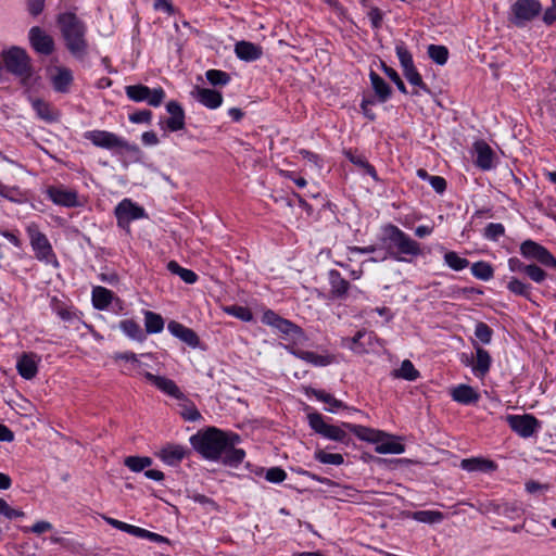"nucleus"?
<instances>
[{
	"instance_id": "nucleus-22",
	"label": "nucleus",
	"mask_w": 556,
	"mask_h": 556,
	"mask_svg": "<svg viewBox=\"0 0 556 556\" xmlns=\"http://www.w3.org/2000/svg\"><path fill=\"white\" fill-rule=\"evenodd\" d=\"M50 199L59 205L73 207L78 205V198L75 191L51 188L48 191Z\"/></svg>"
},
{
	"instance_id": "nucleus-62",
	"label": "nucleus",
	"mask_w": 556,
	"mask_h": 556,
	"mask_svg": "<svg viewBox=\"0 0 556 556\" xmlns=\"http://www.w3.org/2000/svg\"><path fill=\"white\" fill-rule=\"evenodd\" d=\"M152 112L150 110H140L129 115V121L135 124L150 123Z\"/></svg>"
},
{
	"instance_id": "nucleus-20",
	"label": "nucleus",
	"mask_w": 556,
	"mask_h": 556,
	"mask_svg": "<svg viewBox=\"0 0 556 556\" xmlns=\"http://www.w3.org/2000/svg\"><path fill=\"white\" fill-rule=\"evenodd\" d=\"M475 151L477 153L476 164L483 170L493 167V151L491 147L484 141H477L475 143Z\"/></svg>"
},
{
	"instance_id": "nucleus-57",
	"label": "nucleus",
	"mask_w": 556,
	"mask_h": 556,
	"mask_svg": "<svg viewBox=\"0 0 556 556\" xmlns=\"http://www.w3.org/2000/svg\"><path fill=\"white\" fill-rule=\"evenodd\" d=\"M502 507V516H505L509 519H515L521 515V507L517 503H501Z\"/></svg>"
},
{
	"instance_id": "nucleus-14",
	"label": "nucleus",
	"mask_w": 556,
	"mask_h": 556,
	"mask_svg": "<svg viewBox=\"0 0 556 556\" xmlns=\"http://www.w3.org/2000/svg\"><path fill=\"white\" fill-rule=\"evenodd\" d=\"M144 378L154 384L159 390L164 392L165 394L175 397L177 400L185 399L184 393L177 387L174 380L166 378L164 376H156L149 371L143 372Z\"/></svg>"
},
{
	"instance_id": "nucleus-12",
	"label": "nucleus",
	"mask_w": 556,
	"mask_h": 556,
	"mask_svg": "<svg viewBox=\"0 0 556 556\" xmlns=\"http://www.w3.org/2000/svg\"><path fill=\"white\" fill-rule=\"evenodd\" d=\"M115 215L118 225L126 227L131 220L143 217L144 210L134 204L130 200L125 199L115 207Z\"/></svg>"
},
{
	"instance_id": "nucleus-15",
	"label": "nucleus",
	"mask_w": 556,
	"mask_h": 556,
	"mask_svg": "<svg viewBox=\"0 0 556 556\" xmlns=\"http://www.w3.org/2000/svg\"><path fill=\"white\" fill-rule=\"evenodd\" d=\"M166 110L170 117L165 122L166 128L169 131H178L185 128V111L177 101H169L166 104Z\"/></svg>"
},
{
	"instance_id": "nucleus-41",
	"label": "nucleus",
	"mask_w": 556,
	"mask_h": 556,
	"mask_svg": "<svg viewBox=\"0 0 556 556\" xmlns=\"http://www.w3.org/2000/svg\"><path fill=\"white\" fill-rule=\"evenodd\" d=\"M223 454L224 464L231 467H237L239 464H241L245 456V452L243 450L236 447H227Z\"/></svg>"
},
{
	"instance_id": "nucleus-10",
	"label": "nucleus",
	"mask_w": 556,
	"mask_h": 556,
	"mask_svg": "<svg viewBox=\"0 0 556 556\" xmlns=\"http://www.w3.org/2000/svg\"><path fill=\"white\" fill-rule=\"evenodd\" d=\"M542 11L538 0H517L511 5V22L516 26H523L527 22L535 18Z\"/></svg>"
},
{
	"instance_id": "nucleus-58",
	"label": "nucleus",
	"mask_w": 556,
	"mask_h": 556,
	"mask_svg": "<svg viewBox=\"0 0 556 556\" xmlns=\"http://www.w3.org/2000/svg\"><path fill=\"white\" fill-rule=\"evenodd\" d=\"M0 515H3L8 519H15L24 517L25 514L22 510L12 508L5 500L0 497Z\"/></svg>"
},
{
	"instance_id": "nucleus-17",
	"label": "nucleus",
	"mask_w": 556,
	"mask_h": 556,
	"mask_svg": "<svg viewBox=\"0 0 556 556\" xmlns=\"http://www.w3.org/2000/svg\"><path fill=\"white\" fill-rule=\"evenodd\" d=\"M186 454L187 451L184 446L177 444H167L156 453V456L160 457L165 464L176 466L185 458Z\"/></svg>"
},
{
	"instance_id": "nucleus-4",
	"label": "nucleus",
	"mask_w": 556,
	"mask_h": 556,
	"mask_svg": "<svg viewBox=\"0 0 556 556\" xmlns=\"http://www.w3.org/2000/svg\"><path fill=\"white\" fill-rule=\"evenodd\" d=\"M382 241H389L390 248H395L397 252L401 254L410 256H417L421 254L419 243L413 240L409 236H407L403 230H401L395 225L388 224L387 226L383 227Z\"/></svg>"
},
{
	"instance_id": "nucleus-43",
	"label": "nucleus",
	"mask_w": 556,
	"mask_h": 556,
	"mask_svg": "<svg viewBox=\"0 0 556 556\" xmlns=\"http://www.w3.org/2000/svg\"><path fill=\"white\" fill-rule=\"evenodd\" d=\"M395 51L403 72L415 67L412 53L403 42L396 45Z\"/></svg>"
},
{
	"instance_id": "nucleus-18",
	"label": "nucleus",
	"mask_w": 556,
	"mask_h": 556,
	"mask_svg": "<svg viewBox=\"0 0 556 556\" xmlns=\"http://www.w3.org/2000/svg\"><path fill=\"white\" fill-rule=\"evenodd\" d=\"M167 328L174 337L180 339L189 346L195 348L199 344L198 334L192 329L184 326L182 324L172 320Z\"/></svg>"
},
{
	"instance_id": "nucleus-46",
	"label": "nucleus",
	"mask_w": 556,
	"mask_h": 556,
	"mask_svg": "<svg viewBox=\"0 0 556 556\" xmlns=\"http://www.w3.org/2000/svg\"><path fill=\"white\" fill-rule=\"evenodd\" d=\"M507 289L516 295H520V296L530 299L531 286L522 282L521 280H519L517 278H511L509 280V282L507 283Z\"/></svg>"
},
{
	"instance_id": "nucleus-23",
	"label": "nucleus",
	"mask_w": 556,
	"mask_h": 556,
	"mask_svg": "<svg viewBox=\"0 0 556 556\" xmlns=\"http://www.w3.org/2000/svg\"><path fill=\"white\" fill-rule=\"evenodd\" d=\"M451 396L455 402L460 404H472L478 402L480 395L475 389L467 384H459L451 391Z\"/></svg>"
},
{
	"instance_id": "nucleus-25",
	"label": "nucleus",
	"mask_w": 556,
	"mask_h": 556,
	"mask_svg": "<svg viewBox=\"0 0 556 556\" xmlns=\"http://www.w3.org/2000/svg\"><path fill=\"white\" fill-rule=\"evenodd\" d=\"M330 292L333 298L344 299L348 294L350 283L348 280L341 277L337 270H330L329 273Z\"/></svg>"
},
{
	"instance_id": "nucleus-27",
	"label": "nucleus",
	"mask_w": 556,
	"mask_h": 556,
	"mask_svg": "<svg viewBox=\"0 0 556 556\" xmlns=\"http://www.w3.org/2000/svg\"><path fill=\"white\" fill-rule=\"evenodd\" d=\"M17 371L24 379H33L38 371L34 354H23L17 362Z\"/></svg>"
},
{
	"instance_id": "nucleus-35",
	"label": "nucleus",
	"mask_w": 556,
	"mask_h": 556,
	"mask_svg": "<svg viewBox=\"0 0 556 556\" xmlns=\"http://www.w3.org/2000/svg\"><path fill=\"white\" fill-rule=\"evenodd\" d=\"M119 328L132 340L142 342L146 338L140 325L132 319L122 320Z\"/></svg>"
},
{
	"instance_id": "nucleus-50",
	"label": "nucleus",
	"mask_w": 556,
	"mask_h": 556,
	"mask_svg": "<svg viewBox=\"0 0 556 556\" xmlns=\"http://www.w3.org/2000/svg\"><path fill=\"white\" fill-rule=\"evenodd\" d=\"M404 74V77L407 79V81L415 86V87H418L419 89H421L422 91L427 92V93H430V89L428 88V86L424 83L422 80V77L421 75L418 73V71L416 70V67L414 68H408V71H405L403 72Z\"/></svg>"
},
{
	"instance_id": "nucleus-6",
	"label": "nucleus",
	"mask_w": 556,
	"mask_h": 556,
	"mask_svg": "<svg viewBox=\"0 0 556 556\" xmlns=\"http://www.w3.org/2000/svg\"><path fill=\"white\" fill-rule=\"evenodd\" d=\"M26 231L28 233L30 244L35 251L36 257L40 261H45L46 263H51L54 266H58V261L52 251V247L46 235L39 230L38 225L30 223L27 226Z\"/></svg>"
},
{
	"instance_id": "nucleus-44",
	"label": "nucleus",
	"mask_w": 556,
	"mask_h": 556,
	"mask_svg": "<svg viewBox=\"0 0 556 556\" xmlns=\"http://www.w3.org/2000/svg\"><path fill=\"white\" fill-rule=\"evenodd\" d=\"M345 156L356 166L364 168V170L368 175H370L374 179H376V180L378 179L375 167L372 165H370L364 156L357 155V154L353 153L352 151H345Z\"/></svg>"
},
{
	"instance_id": "nucleus-60",
	"label": "nucleus",
	"mask_w": 556,
	"mask_h": 556,
	"mask_svg": "<svg viewBox=\"0 0 556 556\" xmlns=\"http://www.w3.org/2000/svg\"><path fill=\"white\" fill-rule=\"evenodd\" d=\"M265 478L269 482L280 483L287 478V473L280 467H271L267 470Z\"/></svg>"
},
{
	"instance_id": "nucleus-5",
	"label": "nucleus",
	"mask_w": 556,
	"mask_h": 556,
	"mask_svg": "<svg viewBox=\"0 0 556 556\" xmlns=\"http://www.w3.org/2000/svg\"><path fill=\"white\" fill-rule=\"evenodd\" d=\"M85 138L90 140L96 147L109 150H125L132 154H139L140 149L137 144L127 142L122 137L106 130H90L85 134Z\"/></svg>"
},
{
	"instance_id": "nucleus-28",
	"label": "nucleus",
	"mask_w": 556,
	"mask_h": 556,
	"mask_svg": "<svg viewBox=\"0 0 556 556\" xmlns=\"http://www.w3.org/2000/svg\"><path fill=\"white\" fill-rule=\"evenodd\" d=\"M33 108L36 111L38 117L47 123H54L60 118V113L43 100H34Z\"/></svg>"
},
{
	"instance_id": "nucleus-30",
	"label": "nucleus",
	"mask_w": 556,
	"mask_h": 556,
	"mask_svg": "<svg viewBox=\"0 0 556 556\" xmlns=\"http://www.w3.org/2000/svg\"><path fill=\"white\" fill-rule=\"evenodd\" d=\"M375 443V451L379 454H402L405 451L404 444L394 441L389 434Z\"/></svg>"
},
{
	"instance_id": "nucleus-56",
	"label": "nucleus",
	"mask_w": 556,
	"mask_h": 556,
	"mask_svg": "<svg viewBox=\"0 0 556 556\" xmlns=\"http://www.w3.org/2000/svg\"><path fill=\"white\" fill-rule=\"evenodd\" d=\"M382 68H383V72L384 74L396 85L397 89L402 92V93H407V90H406V87L403 83V80L401 79L400 75L397 74V72L388 66L386 63H382Z\"/></svg>"
},
{
	"instance_id": "nucleus-37",
	"label": "nucleus",
	"mask_w": 556,
	"mask_h": 556,
	"mask_svg": "<svg viewBox=\"0 0 556 556\" xmlns=\"http://www.w3.org/2000/svg\"><path fill=\"white\" fill-rule=\"evenodd\" d=\"M124 465L134 472H140L152 465V458L148 456H127Z\"/></svg>"
},
{
	"instance_id": "nucleus-3",
	"label": "nucleus",
	"mask_w": 556,
	"mask_h": 556,
	"mask_svg": "<svg viewBox=\"0 0 556 556\" xmlns=\"http://www.w3.org/2000/svg\"><path fill=\"white\" fill-rule=\"evenodd\" d=\"M190 442L203 457L212 460L218 459L226 450L224 431L216 428H210L203 433L192 435Z\"/></svg>"
},
{
	"instance_id": "nucleus-47",
	"label": "nucleus",
	"mask_w": 556,
	"mask_h": 556,
	"mask_svg": "<svg viewBox=\"0 0 556 556\" xmlns=\"http://www.w3.org/2000/svg\"><path fill=\"white\" fill-rule=\"evenodd\" d=\"M414 518L425 523H438L444 519V515L437 510H419L414 514Z\"/></svg>"
},
{
	"instance_id": "nucleus-39",
	"label": "nucleus",
	"mask_w": 556,
	"mask_h": 556,
	"mask_svg": "<svg viewBox=\"0 0 556 556\" xmlns=\"http://www.w3.org/2000/svg\"><path fill=\"white\" fill-rule=\"evenodd\" d=\"M393 375L396 378L414 381L419 377V371L415 368L409 359H405L402 362L401 367L394 370Z\"/></svg>"
},
{
	"instance_id": "nucleus-32",
	"label": "nucleus",
	"mask_w": 556,
	"mask_h": 556,
	"mask_svg": "<svg viewBox=\"0 0 556 556\" xmlns=\"http://www.w3.org/2000/svg\"><path fill=\"white\" fill-rule=\"evenodd\" d=\"M73 81L72 72L68 68L60 67L52 77L53 88L59 92H66Z\"/></svg>"
},
{
	"instance_id": "nucleus-16",
	"label": "nucleus",
	"mask_w": 556,
	"mask_h": 556,
	"mask_svg": "<svg viewBox=\"0 0 556 556\" xmlns=\"http://www.w3.org/2000/svg\"><path fill=\"white\" fill-rule=\"evenodd\" d=\"M342 426L349 429L352 433H354L359 440L371 443L381 441L382 438L388 437V433L383 431L371 429L361 425L343 422Z\"/></svg>"
},
{
	"instance_id": "nucleus-1",
	"label": "nucleus",
	"mask_w": 556,
	"mask_h": 556,
	"mask_svg": "<svg viewBox=\"0 0 556 556\" xmlns=\"http://www.w3.org/2000/svg\"><path fill=\"white\" fill-rule=\"evenodd\" d=\"M58 24L70 52L83 58L87 53L86 25L76 14L72 12L61 13L58 16Z\"/></svg>"
},
{
	"instance_id": "nucleus-45",
	"label": "nucleus",
	"mask_w": 556,
	"mask_h": 556,
	"mask_svg": "<svg viewBox=\"0 0 556 556\" xmlns=\"http://www.w3.org/2000/svg\"><path fill=\"white\" fill-rule=\"evenodd\" d=\"M429 58L439 65H444L447 62L448 50L444 46L430 45L428 47Z\"/></svg>"
},
{
	"instance_id": "nucleus-2",
	"label": "nucleus",
	"mask_w": 556,
	"mask_h": 556,
	"mask_svg": "<svg viewBox=\"0 0 556 556\" xmlns=\"http://www.w3.org/2000/svg\"><path fill=\"white\" fill-rule=\"evenodd\" d=\"M4 70L17 77L23 86H28L34 75L29 55L24 49L16 46L0 54V81L3 78Z\"/></svg>"
},
{
	"instance_id": "nucleus-8",
	"label": "nucleus",
	"mask_w": 556,
	"mask_h": 556,
	"mask_svg": "<svg viewBox=\"0 0 556 556\" xmlns=\"http://www.w3.org/2000/svg\"><path fill=\"white\" fill-rule=\"evenodd\" d=\"M125 92L131 101L147 102L154 108L161 105L165 99V91L162 88L150 89L141 84L127 86Z\"/></svg>"
},
{
	"instance_id": "nucleus-59",
	"label": "nucleus",
	"mask_w": 556,
	"mask_h": 556,
	"mask_svg": "<svg viewBox=\"0 0 556 556\" xmlns=\"http://www.w3.org/2000/svg\"><path fill=\"white\" fill-rule=\"evenodd\" d=\"M103 519L112 527L121 530V531H124L128 534H131V535H135L136 533V530H137V527L136 526H132V525H129V523H126V522H123L121 520H117V519H114V518H111V517H106V516H103Z\"/></svg>"
},
{
	"instance_id": "nucleus-26",
	"label": "nucleus",
	"mask_w": 556,
	"mask_h": 556,
	"mask_svg": "<svg viewBox=\"0 0 556 556\" xmlns=\"http://www.w3.org/2000/svg\"><path fill=\"white\" fill-rule=\"evenodd\" d=\"M263 321L267 325H270L275 328H277L279 331L289 334L293 331H298L299 328L292 324L291 321L281 318L277 314H275L273 311H268L263 316Z\"/></svg>"
},
{
	"instance_id": "nucleus-13",
	"label": "nucleus",
	"mask_w": 556,
	"mask_h": 556,
	"mask_svg": "<svg viewBox=\"0 0 556 556\" xmlns=\"http://www.w3.org/2000/svg\"><path fill=\"white\" fill-rule=\"evenodd\" d=\"M29 41L31 47L41 54L49 55L53 52L54 41L45 30L34 26L29 30Z\"/></svg>"
},
{
	"instance_id": "nucleus-29",
	"label": "nucleus",
	"mask_w": 556,
	"mask_h": 556,
	"mask_svg": "<svg viewBox=\"0 0 556 556\" xmlns=\"http://www.w3.org/2000/svg\"><path fill=\"white\" fill-rule=\"evenodd\" d=\"M369 78L378 101L386 102L391 97L390 86L374 71L369 73Z\"/></svg>"
},
{
	"instance_id": "nucleus-52",
	"label": "nucleus",
	"mask_w": 556,
	"mask_h": 556,
	"mask_svg": "<svg viewBox=\"0 0 556 556\" xmlns=\"http://www.w3.org/2000/svg\"><path fill=\"white\" fill-rule=\"evenodd\" d=\"M135 536L141 538V539H147V540H150V541H153V542H156V543H165V544H169L170 543L168 538L163 536L161 534H157L155 532H151V531L146 530L143 528H139V527H137Z\"/></svg>"
},
{
	"instance_id": "nucleus-24",
	"label": "nucleus",
	"mask_w": 556,
	"mask_h": 556,
	"mask_svg": "<svg viewBox=\"0 0 556 556\" xmlns=\"http://www.w3.org/2000/svg\"><path fill=\"white\" fill-rule=\"evenodd\" d=\"M460 467L467 471L489 472L494 471L496 469V464L490 459L473 457L463 459L460 463Z\"/></svg>"
},
{
	"instance_id": "nucleus-36",
	"label": "nucleus",
	"mask_w": 556,
	"mask_h": 556,
	"mask_svg": "<svg viewBox=\"0 0 556 556\" xmlns=\"http://www.w3.org/2000/svg\"><path fill=\"white\" fill-rule=\"evenodd\" d=\"M167 269L181 278L186 283H194L198 279V276L194 271L181 267L176 261H170L167 264Z\"/></svg>"
},
{
	"instance_id": "nucleus-42",
	"label": "nucleus",
	"mask_w": 556,
	"mask_h": 556,
	"mask_svg": "<svg viewBox=\"0 0 556 556\" xmlns=\"http://www.w3.org/2000/svg\"><path fill=\"white\" fill-rule=\"evenodd\" d=\"M444 262L450 268L456 271L463 270L469 265V261L467 258L460 257L454 251H448L444 254Z\"/></svg>"
},
{
	"instance_id": "nucleus-31",
	"label": "nucleus",
	"mask_w": 556,
	"mask_h": 556,
	"mask_svg": "<svg viewBox=\"0 0 556 556\" xmlns=\"http://www.w3.org/2000/svg\"><path fill=\"white\" fill-rule=\"evenodd\" d=\"M113 300V292L104 287H94L92 290V304L97 309L103 311L109 307Z\"/></svg>"
},
{
	"instance_id": "nucleus-21",
	"label": "nucleus",
	"mask_w": 556,
	"mask_h": 556,
	"mask_svg": "<svg viewBox=\"0 0 556 556\" xmlns=\"http://www.w3.org/2000/svg\"><path fill=\"white\" fill-rule=\"evenodd\" d=\"M235 52L240 60L248 62L255 61L263 54L261 47L249 41L237 42L235 46Z\"/></svg>"
},
{
	"instance_id": "nucleus-51",
	"label": "nucleus",
	"mask_w": 556,
	"mask_h": 556,
	"mask_svg": "<svg viewBox=\"0 0 556 556\" xmlns=\"http://www.w3.org/2000/svg\"><path fill=\"white\" fill-rule=\"evenodd\" d=\"M525 274L536 283H542L547 278V273L535 264L527 265Z\"/></svg>"
},
{
	"instance_id": "nucleus-53",
	"label": "nucleus",
	"mask_w": 556,
	"mask_h": 556,
	"mask_svg": "<svg viewBox=\"0 0 556 556\" xmlns=\"http://www.w3.org/2000/svg\"><path fill=\"white\" fill-rule=\"evenodd\" d=\"M492 333H493L492 329L485 323L480 321L476 325L475 336L482 343H484V344L490 343L491 339H492Z\"/></svg>"
},
{
	"instance_id": "nucleus-7",
	"label": "nucleus",
	"mask_w": 556,
	"mask_h": 556,
	"mask_svg": "<svg viewBox=\"0 0 556 556\" xmlns=\"http://www.w3.org/2000/svg\"><path fill=\"white\" fill-rule=\"evenodd\" d=\"M309 427L321 437L336 442L348 443V433L338 426L325 422L319 413H311L307 415Z\"/></svg>"
},
{
	"instance_id": "nucleus-61",
	"label": "nucleus",
	"mask_w": 556,
	"mask_h": 556,
	"mask_svg": "<svg viewBox=\"0 0 556 556\" xmlns=\"http://www.w3.org/2000/svg\"><path fill=\"white\" fill-rule=\"evenodd\" d=\"M365 337L371 338L370 334H368L365 330H359L356 332V334L351 339L352 344L350 345L351 350H353L356 353H363L365 352V348L363 346V343L361 342L362 339Z\"/></svg>"
},
{
	"instance_id": "nucleus-64",
	"label": "nucleus",
	"mask_w": 556,
	"mask_h": 556,
	"mask_svg": "<svg viewBox=\"0 0 556 556\" xmlns=\"http://www.w3.org/2000/svg\"><path fill=\"white\" fill-rule=\"evenodd\" d=\"M45 8V0H27V10L30 15H39Z\"/></svg>"
},
{
	"instance_id": "nucleus-38",
	"label": "nucleus",
	"mask_w": 556,
	"mask_h": 556,
	"mask_svg": "<svg viewBox=\"0 0 556 556\" xmlns=\"http://www.w3.org/2000/svg\"><path fill=\"white\" fill-rule=\"evenodd\" d=\"M144 325L147 332L157 333L163 330L164 320L161 315L147 311L144 313Z\"/></svg>"
},
{
	"instance_id": "nucleus-63",
	"label": "nucleus",
	"mask_w": 556,
	"mask_h": 556,
	"mask_svg": "<svg viewBox=\"0 0 556 556\" xmlns=\"http://www.w3.org/2000/svg\"><path fill=\"white\" fill-rule=\"evenodd\" d=\"M375 103L376 100L372 98H364L361 103L362 112L369 121H374L376 118V114L370 109Z\"/></svg>"
},
{
	"instance_id": "nucleus-48",
	"label": "nucleus",
	"mask_w": 556,
	"mask_h": 556,
	"mask_svg": "<svg viewBox=\"0 0 556 556\" xmlns=\"http://www.w3.org/2000/svg\"><path fill=\"white\" fill-rule=\"evenodd\" d=\"M205 76L213 86H225L230 81L229 74L219 70H208Z\"/></svg>"
},
{
	"instance_id": "nucleus-40",
	"label": "nucleus",
	"mask_w": 556,
	"mask_h": 556,
	"mask_svg": "<svg viewBox=\"0 0 556 556\" xmlns=\"http://www.w3.org/2000/svg\"><path fill=\"white\" fill-rule=\"evenodd\" d=\"M471 273L476 278L483 281L490 280L494 275L493 267L489 263L482 261L476 262L471 265Z\"/></svg>"
},
{
	"instance_id": "nucleus-33",
	"label": "nucleus",
	"mask_w": 556,
	"mask_h": 556,
	"mask_svg": "<svg viewBox=\"0 0 556 556\" xmlns=\"http://www.w3.org/2000/svg\"><path fill=\"white\" fill-rule=\"evenodd\" d=\"M293 354L314 365V366H327L329 364H331L332 362V357L329 356V355H319V354H316L314 352H311V351H304V350H296V351H293Z\"/></svg>"
},
{
	"instance_id": "nucleus-49",
	"label": "nucleus",
	"mask_w": 556,
	"mask_h": 556,
	"mask_svg": "<svg viewBox=\"0 0 556 556\" xmlns=\"http://www.w3.org/2000/svg\"><path fill=\"white\" fill-rule=\"evenodd\" d=\"M314 457L321 464H331L339 466L342 465L344 462V458L341 454L327 453L323 450H317L314 454Z\"/></svg>"
},
{
	"instance_id": "nucleus-11",
	"label": "nucleus",
	"mask_w": 556,
	"mask_h": 556,
	"mask_svg": "<svg viewBox=\"0 0 556 556\" xmlns=\"http://www.w3.org/2000/svg\"><path fill=\"white\" fill-rule=\"evenodd\" d=\"M509 427L522 438L531 437L539 427L538 419L532 415H508Z\"/></svg>"
},
{
	"instance_id": "nucleus-19",
	"label": "nucleus",
	"mask_w": 556,
	"mask_h": 556,
	"mask_svg": "<svg viewBox=\"0 0 556 556\" xmlns=\"http://www.w3.org/2000/svg\"><path fill=\"white\" fill-rule=\"evenodd\" d=\"M193 94L207 109H217L223 103L222 93L214 89L195 87Z\"/></svg>"
},
{
	"instance_id": "nucleus-54",
	"label": "nucleus",
	"mask_w": 556,
	"mask_h": 556,
	"mask_svg": "<svg viewBox=\"0 0 556 556\" xmlns=\"http://www.w3.org/2000/svg\"><path fill=\"white\" fill-rule=\"evenodd\" d=\"M225 311L228 314H230L241 320H244V321H249L252 319L251 311L244 306L231 305V306L226 307Z\"/></svg>"
},
{
	"instance_id": "nucleus-34",
	"label": "nucleus",
	"mask_w": 556,
	"mask_h": 556,
	"mask_svg": "<svg viewBox=\"0 0 556 556\" xmlns=\"http://www.w3.org/2000/svg\"><path fill=\"white\" fill-rule=\"evenodd\" d=\"M476 363L472 367L473 371L479 376H484L491 366V356L489 352L481 346H476Z\"/></svg>"
},
{
	"instance_id": "nucleus-55",
	"label": "nucleus",
	"mask_w": 556,
	"mask_h": 556,
	"mask_svg": "<svg viewBox=\"0 0 556 556\" xmlns=\"http://www.w3.org/2000/svg\"><path fill=\"white\" fill-rule=\"evenodd\" d=\"M505 232V228L500 223H491L484 229V237L486 239L496 241Z\"/></svg>"
},
{
	"instance_id": "nucleus-9",
	"label": "nucleus",
	"mask_w": 556,
	"mask_h": 556,
	"mask_svg": "<svg viewBox=\"0 0 556 556\" xmlns=\"http://www.w3.org/2000/svg\"><path fill=\"white\" fill-rule=\"evenodd\" d=\"M520 253L527 260L536 261L545 267L556 268L555 256L545 247L533 240L523 241L520 244Z\"/></svg>"
}]
</instances>
